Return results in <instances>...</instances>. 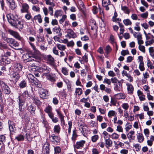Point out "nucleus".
Masks as SVG:
<instances>
[{
  "mask_svg": "<svg viewBox=\"0 0 154 154\" xmlns=\"http://www.w3.org/2000/svg\"><path fill=\"white\" fill-rule=\"evenodd\" d=\"M9 23L13 26L19 29H22L23 27V23L20 20L14 18L12 14H11L9 18L8 17Z\"/></svg>",
  "mask_w": 154,
  "mask_h": 154,
  "instance_id": "obj_1",
  "label": "nucleus"
},
{
  "mask_svg": "<svg viewBox=\"0 0 154 154\" xmlns=\"http://www.w3.org/2000/svg\"><path fill=\"white\" fill-rule=\"evenodd\" d=\"M28 96V93L27 91H25L19 97V109L20 111H23L22 106L24 104L26 98Z\"/></svg>",
  "mask_w": 154,
  "mask_h": 154,
  "instance_id": "obj_2",
  "label": "nucleus"
},
{
  "mask_svg": "<svg viewBox=\"0 0 154 154\" xmlns=\"http://www.w3.org/2000/svg\"><path fill=\"white\" fill-rule=\"evenodd\" d=\"M32 62L35 61L39 62L41 61V55L40 52L38 50L33 51L30 53Z\"/></svg>",
  "mask_w": 154,
  "mask_h": 154,
  "instance_id": "obj_3",
  "label": "nucleus"
},
{
  "mask_svg": "<svg viewBox=\"0 0 154 154\" xmlns=\"http://www.w3.org/2000/svg\"><path fill=\"white\" fill-rule=\"evenodd\" d=\"M0 86L3 93L7 94L10 93L11 91L10 88L4 82L0 81Z\"/></svg>",
  "mask_w": 154,
  "mask_h": 154,
  "instance_id": "obj_4",
  "label": "nucleus"
},
{
  "mask_svg": "<svg viewBox=\"0 0 154 154\" xmlns=\"http://www.w3.org/2000/svg\"><path fill=\"white\" fill-rule=\"evenodd\" d=\"M2 45H5V47H2L1 45H0V48L5 50V51H4V54L5 56H4L7 57L8 56H10L11 53L12 51L9 48L7 44L2 43Z\"/></svg>",
  "mask_w": 154,
  "mask_h": 154,
  "instance_id": "obj_5",
  "label": "nucleus"
},
{
  "mask_svg": "<svg viewBox=\"0 0 154 154\" xmlns=\"http://www.w3.org/2000/svg\"><path fill=\"white\" fill-rule=\"evenodd\" d=\"M50 69L44 64H42L41 67L39 68L38 72H43V75H45L50 72Z\"/></svg>",
  "mask_w": 154,
  "mask_h": 154,
  "instance_id": "obj_6",
  "label": "nucleus"
},
{
  "mask_svg": "<svg viewBox=\"0 0 154 154\" xmlns=\"http://www.w3.org/2000/svg\"><path fill=\"white\" fill-rule=\"evenodd\" d=\"M43 58L49 64L52 65L54 64V59L51 55H45L43 57Z\"/></svg>",
  "mask_w": 154,
  "mask_h": 154,
  "instance_id": "obj_7",
  "label": "nucleus"
},
{
  "mask_svg": "<svg viewBox=\"0 0 154 154\" xmlns=\"http://www.w3.org/2000/svg\"><path fill=\"white\" fill-rule=\"evenodd\" d=\"M85 143V141L84 140H82L79 141H77L76 143L74 145L75 149L82 148Z\"/></svg>",
  "mask_w": 154,
  "mask_h": 154,
  "instance_id": "obj_8",
  "label": "nucleus"
},
{
  "mask_svg": "<svg viewBox=\"0 0 154 154\" xmlns=\"http://www.w3.org/2000/svg\"><path fill=\"white\" fill-rule=\"evenodd\" d=\"M0 63L1 65H5L10 63V59L6 56L2 57L0 60Z\"/></svg>",
  "mask_w": 154,
  "mask_h": 154,
  "instance_id": "obj_9",
  "label": "nucleus"
},
{
  "mask_svg": "<svg viewBox=\"0 0 154 154\" xmlns=\"http://www.w3.org/2000/svg\"><path fill=\"white\" fill-rule=\"evenodd\" d=\"M22 59L23 61H24L25 62H32V60L30 53H26L24 54L22 56Z\"/></svg>",
  "mask_w": 154,
  "mask_h": 154,
  "instance_id": "obj_10",
  "label": "nucleus"
},
{
  "mask_svg": "<svg viewBox=\"0 0 154 154\" xmlns=\"http://www.w3.org/2000/svg\"><path fill=\"white\" fill-rule=\"evenodd\" d=\"M10 76L13 80L16 82L20 77V73L14 71L11 74Z\"/></svg>",
  "mask_w": 154,
  "mask_h": 154,
  "instance_id": "obj_11",
  "label": "nucleus"
},
{
  "mask_svg": "<svg viewBox=\"0 0 154 154\" xmlns=\"http://www.w3.org/2000/svg\"><path fill=\"white\" fill-rule=\"evenodd\" d=\"M22 66L20 63H15L14 66V71L20 73L22 72Z\"/></svg>",
  "mask_w": 154,
  "mask_h": 154,
  "instance_id": "obj_12",
  "label": "nucleus"
},
{
  "mask_svg": "<svg viewBox=\"0 0 154 154\" xmlns=\"http://www.w3.org/2000/svg\"><path fill=\"white\" fill-rule=\"evenodd\" d=\"M29 6L26 3H24L22 4L21 11L22 13H28Z\"/></svg>",
  "mask_w": 154,
  "mask_h": 154,
  "instance_id": "obj_13",
  "label": "nucleus"
},
{
  "mask_svg": "<svg viewBox=\"0 0 154 154\" xmlns=\"http://www.w3.org/2000/svg\"><path fill=\"white\" fill-rule=\"evenodd\" d=\"M39 92L40 95V97L42 98L45 99L46 97L48 92L45 89L40 88L39 90Z\"/></svg>",
  "mask_w": 154,
  "mask_h": 154,
  "instance_id": "obj_14",
  "label": "nucleus"
},
{
  "mask_svg": "<svg viewBox=\"0 0 154 154\" xmlns=\"http://www.w3.org/2000/svg\"><path fill=\"white\" fill-rule=\"evenodd\" d=\"M67 35L69 38H74L77 37L76 34L71 29H68L67 30Z\"/></svg>",
  "mask_w": 154,
  "mask_h": 154,
  "instance_id": "obj_15",
  "label": "nucleus"
},
{
  "mask_svg": "<svg viewBox=\"0 0 154 154\" xmlns=\"http://www.w3.org/2000/svg\"><path fill=\"white\" fill-rule=\"evenodd\" d=\"M126 85L127 86L128 93L130 94H133L134 90L133 86L129 83H127Z\"/></svg>",
  "mask_w": 154,
  "mask_h": 154,
  "instance_id": "obj_16",
  "label": "nucleus"
},
{
  "mask_svg": "<svg viewBox=\"0 0 154 154\" xmlns=\"http://www.w3.org/2000/svg\"><path fill=\"white\" fill-rule=\"evenodd\" d=\"M110 4V0H103L102 1L103 6L105 7V9L107 11L109 10V8L108 6Z\"/></svg>",
  "mask_w": 154,
  "mask_h": 154,
  "instance_id": "obj_17",
  "label": "nucleus"
},
{
  "mask_svg": "<svg viewBox=\"0 0 154 154\" xmlns=\"http://www.w3.org/2000/svg\"><path fill=\"white\" fill-rule=\"evenodd\" d=\"M9 128L10 132H14L16 128L15 127L14 123L13 122L9 121L8 122Z\"/></svg>",
  "mask_w": 154,
  "mask_h": 154,
  "instance_id": "obj_18",
  "label": "nucleus"
},
{
  "mask_svg": "<svg viewBox=\"0 0 154 154\" xmlns=\"http://www.w3.org/2000/svg\"><path fill=\"white\" fill-rule=\"evenodd\" d=\"M27 77L30 81L32 83H33L34 82L36 83L37 81V79L32 74H28L27 75Z\"/></svg>",
  "mask_w": 154,
  "mask_h": 154,
  "instance_id": "obj_19",
  "label": "nucleus"
},
{
  "mask_svg": "<svg viewBox=\"0 0 154 154\" xmlns=\"http://www.w3.org/2000/svg\"><path fill=\"white\" fill-rule=\"evenodd\" d=\"M9 4V7L12 10H14L17 7V5L14 0L8 2Z\"/></svg>",
  "mask_w": 154,
  "mask_h": 154,
  "instance_id": "obj_20",
  "label": "nucleus"
},
{
  "mask_svg": "<svg viewBox=\"0 0 154 154\" xmlns=\"http://www.w3.org/2000/svg\"><path fill=\"white\" fill-rule=\"evenodd\" d=\"M8 32L10 34L13 35L14 37L17 38H20L19 35L17 32L11 29H9L8 30Z\"/></svg>",
  "mask_w": 154,
  "mask_h": 154,
  "instance_id": "obj_21",
  "label": "nucleus"
},
{
  "mask_svg": "<svg viewBox=\"0 0 154 154\" xmlns=\"http://www.w3.org/2000/svg\"><path fill=\"white\" fill-rule=\"evenodd\" d=\"M49 149L47 144L44 145L43 148V153L44 154H48L49 153Z\"/></svg>",
  "mask_w": 154,
  "mask_h": 154,
  "instance_id": "obj_22",
  "label": "nucleus"
},
{
  "mask_svg": "<svg viewBox=\"0 0 154 154\" xmlns=\"http://www.w3.org/2000/svg\"><path fill=\"white\" fill-rule=\"evenodd\" d=\"M32 99L33 100V103L36 105H40L41 104V102L36 97L34 96L32 97Z\"/></svg>",
  "mask_w": 154,
  "mask_h": 154,
  "instance_id": "obj_23",
  "label": "nucleus"
},
{
  "mask_svg": "<svg viewBox=\"0 0 154 154\" xmlns=\"http://www.w3.org/2000/svg\"><path fill=\"white\" fill-rule=\"evenodd\" d=\"M60 30L61 29L59 27H55L53 29V31L58 34V35L59 36H61L62 35V33L60 32Z\"/></svg>",
  "mask_w": 154,
  "mask_h": 154,
  "instance_id": "obj_24",
  "label": "nucleus"
},
{
  "mask_svg": "<svg viewBox=\"0 0 154 154\" xmlns=\"http://www.w3.org/2000/svg\"><path fill=\"white\" fill-rule=\"evenodd\" d=\"M50 137L52 138V141L58 143L60 141V139L58 136H55L54 134L51 135Z\"/></svg>",
  "mask_w": 154,
  "mask_h": 154,
  "instance_id": "obj_25",
  "label": "nucleus"
},
{
  "mask_svg": "<svg viewBox=\"0 0 154 154\" xmlns=\"http://www.w3.org/2000/svg\"><path fill=\"white\" fill-rule=\"evenodd\" d=\"M56 46L58 49L61 51H64L66 48L65 45L60 44H57Z\"/></svg>",
  "mask_w": 154,
  "mask_h": 154,
  "instance_id": "obj_26",
  "label": "nucleus"
},
{
  "mask_svg": "<svg viewBox=\"0 0 154 154\" xmlns=\"http://www.w3.org/2000/svg\"><path fill=\"white\" fill-rule=\"evenodd\" d=\"M137 138L138 141L140 143L142 142L144 140L143 136V134H138L137 135Z\"/></svg>",
  "mask_w": 154,
  "mask_h": 154,
  "instance_id": "obj_27",
  "label": "nucleus"
},
{
  "mask_svg": "<svg viewBox=\"0 0 154 154\" xmlns=\"http://www.w3.org/2000/svg\"><path fill=\"white\" fill-rule=\"evenodd\" d=\"M33 19L35 20H37L38 22L40 23H41L42 21V17L40 14H38L37 15L35 16L34 17Z\"/></svg>",
  "mask_w": 154,
  "mask_h": 154,
  "instance_id": "obj_28",
  "label": "nucleus"
},
{
  "mask_svg": "<svg viewBox=\"0 0 154 154\" xmlns=\"http://www.w3.org/2000/svg\"><path fill=\"white\" fill-rule=\"evenodd\" d=\"M78 3L80 7V10L82 11H83L85 9V6L82 1L81 0H78Z\"/></svg>",
  "mask_w": 154,
  "mask_h": 154,
  "instance_id": "obj_29",
  "label": "nucleus"
},
{
  "mask_svg": "<svg viewBox=\"0 0 154 154\" xmlns=\"http://www.w3.org/2000/svg\"><path fill=\"white\" fill-rule=\"evenodd\" d=\"M124 24L126 26H130L132 24L131 20L129 19H125L123 20Z\"/></svg>",
  "mask_w": 154,
  "mask_h": 154,
  "instance_id": "obj_30",
  "label": "nucleus"
},
{
  "mask_svg": "<svg viewBox=\"0 0 154 154\" xmlns=\"http://www.w3.org/2000/svg\"><path fill=\"white\" fill-rule=\"evenodd\" d=\"M56 111L57 113V114L58 115L59 118L60 119L61 122H63V121H64V116L62 114L61 112L59 111V110L58 109H56Z\"/></svg>",
  "mask_w": 154,
  "mask_h": 154,
  "instance_id": "obj_31",
  "label": "nucleus"
},
{
  "mask_svg": "<svg viewBox=\"0 0 154 154\" xmlns=\"http://www.w3.org/2000/svg\"><path fill=\"white\" fill-rule=\"evenodd\" d=\"M121 9L124 11L125 13L128 14H129L130 11L127 7L126 6H122Z\"/></svg>",
  "mask_w": 154,
  "mask_h": 154,
  "instance_id": "obj_32",
  "label": "nucleus"
},
{
  "mask_svg": "<svg viewBox=\"0 0 154 154\" xmlns=\"http://www.w3.org/2000/svg\"><path fill=\"white\" fill-rule=\"evenodd\" d=\"M78 135L76 132V130H74L73 131L72 136L71 139L73 142H75Z\"/></svg>",
  "mask_w": 154,
  "mask_h": 154,
  "instance_id": "obj_33",
  "label": "nucleus"
},
{
  "mask_svg": "<svg viewBox=\"0 0 154 154\" xmlns=\"http://www.w3.org/2000/svg\"><path fill=\"white\" fill-rule=\"evenodd\" d=\"M60 128L59 125H56L54 126V132L57 133H59L60 132Z\"/></svg>",
  "mask_w": 154,
  "mask_h": 154,
  "instance_id": "obj_34",
  "label": "nucleus"
},
{
  "mask_svg": "<svg viewBox=\"0 0 154 154\" xmlns=\"http://www.w3.org/2000/svg\"><path fill=\"white\" fill-rule=\"evenodd\" d=\"M6 137L4 135L0 136V145L4 144V143L5 141Z\"/></svg>",
  "mask_w": 154,
  "mask_h": 154,
  "instance_id": "obj_35",
  "label": "nucleus"
},
{
  "mask_svg": "<svg viewBox=\"0 0 154 154\" xmlns=\"http://www.w3.org/2000/svg\"><path fill=\"white\" fill-rule=\"evenodd\" d=\"M30 66L32 67L31 69L33 71H38L39 67L35 66L34 63H32Z\"/></svg>",
  "mask_w": 154,
  "mask_h": 154,
  "instance_id": "obj_36",
  "label": "nucleus"
},
{
  "mask_svg": "<svg viewBox=\"0 0 154 154\" xmlns=\"http://www.w3.org/2000/svg\"><path fill=\"white\" fill-rule=\"evenodd\" d=\"M96 22L95 20L93 19L91 20L89 23V25L92 28H94L96 26Z\"/></svg>",
  "mask_w": 154,
  "mask_h": 154,
  "instance_id": "obj_37",
  "label": "nucleus"
},
{
  "mask_svg": "<svg viewBox=\"0 0 154 154\" xmlns=\"http://www.w3.org/2000/svg\"><path fill=\"white\" fill-rule=\"evenodd\" d=\"M82 91L81 88H76L75 93L76 95L80 96L82 94Z\"/></svg>",
  "mask_w": 154,
  "mask_h": 154,
  "instance_id": "obj_38",
  "label": "nucleus"
},
{
  "mask_svg": "<svg viewBox=\"0 0 154 154\" xmlns=\"http://www.w3.org/2000/svg\"><path fill=\"white\" fill-rule=\"evenodd\" d=\"M146 37L147 40L154 39V36L150 33H148L147 35L146 34Z\"/></svg>",
  "mask_w": 154,
  "mask_h": 154,
  "instance_id": "obj_39",
  "label": "nucleus"
},
{
  "mask_svg": "<svg viewBox=\"0 0 154 154\" xmlns=\"http://www.w3.org/2000/svg\"><path fill=\"white\" fill-rule=\"evenodd\" d=\"M154 43V39H152L150 40H148L145 42V45L146 46L151 45Z\"/></svg>",
  "mask_w": 154,
  "mask_h": 154,
  "instance_id": "obj_40",
  "label": "nucleus"
},
{
  "mask_svg": "<svg viewBox=\"0 0 154 154\" xmlns=\"http://www.w3.org/2000/svg\"><path fill=\"white\" fill-rule=\"evenodd\" d=\"M20 87L21 88H23L26 87L27 86L26 82L25 81H23L21 82L20 84Z\"/></svg>",
  "mask_w": 154,
  "mask_h": 154,
  "instance_id": "obj_41",
  "label": "nucleus"
},
{
  "mask_svg": "<svg viewBox=\"0 0 154 154\" xmlns=\"http://www.w3.org/2000/svg\"><path fill=\"white\" fill-rule=\"evenodd\" d=\"M15 139H17L18 141H22L24 140V137L22 135L19 134L15 137Z\"/></svg>",
  "mask_w": 154,
  "mask_h": 154,
  "instance_id": "obj_42",
  "label": "nucleus"
},
{
  "mask_svg": "<svg viewBox=\"0 0 154 154\" xmlns=\"http://www.w3.org/2000/svg\"><path fill=\"white\" fill-rule=\"evenodd\" d=\"M116 113V112L114 111L110 110L109 112L108 116L109 117H111L112 116H114Z\"/></svg>",
  "mask_w": 154,
  "mask_h": 154,
  "instance_id": "obj_43",
  "label": "nucleus"
},
{
  "mask_svg": "<svg viewBox=\"0 0 154 154\" xmlns=\"http://www.w3.org/2000/svg\"><path fill=\"white\" fill-rule=\"evenodd\" d=\"M14 40V39L12 38H8L5 42L8 44L10 46H11Z\"/></svg>",
  "mask_w": 154,
  "mask_h": 154,
  "instance_id": "obj_44",
  "label": "nucleus"
},
{
  "mask_svg": "<svg viewBox=\"0 0 154 154\" xmlns=\"http://www.w3.org/2000/svg\"><path fill=\"white\" fill-rule=\"evenodd\" d=\"M42 122L44 125V126L45 128H47L48 126V123L47 122L43 116L42 117Z\"/></svg>",
  "mask_w": 154,
  "mask_h": 154,
  "instance_id": "obj_45",
  "label": "nucleus"
},
{
  "mask_svg": "<svg viewBox=\"0 0 154 154\" xmlns=\"http://www.w3.org/2000/svg\"><path fill=\"white\" fill-rule=\"evenodd\" d=\"M99 138V136L97 135H95L91 137V141L93 142H95L98 140Z\"/></svg>",
  "mask_w": 154,
  "mask_h": 154,
  "instance_id": "obj_46",
  "label": "nucleus"
},
{
  "mask_svg": "<svg viewBox=\"0 0 154 154\" xmlns=\"http://www.w3.org/2000/svg\"><path fill=\"white\" fill-rule=\"evenodd\" d=\"M122 89V85L120 84L119 85H116L114 88V90L117 91H120Z\"/></svg>",
  "mask_w": 154,
  "mask_h": 154,
  "instance_id": "obj_47",
  "label": "nucleus"
},
{
  "mask_svg": "<svg viewBox=\"0 0 154 154\" xmlns=\"http://www.w3.org/2000/svg\"><path fill=\"white\" fill-rule=\"evenodd\" d=\"M122 108L124 109L125 110H127L129 108L128 104L126 103H123L121 105Z\"/></svg>",
  "mask_w": 154,
  "mask_h": 154,
  "instance_id": "obj_48",
  "label": "nucleus"
},
{
  "mask_svg": "<svg viewBox=\"0 0 154 154\" xmlns=\"http://www.w3.org/2000/svg\"><path fill=\"white\" fill-rule=\"evenodd\" d=\"M62 72L65 75H68V71L66 67H63L62 69Z\"/></svg>",
  "mask_w": 154,
  "mask_h": 154,
  "instance_id": "obj_49",
  "label": "nucleus"
},
{
  "mask_svg": "<svg viewBox=\"0 0 154 154\" xmlns=\"http://www.w3.org/2000/svg\"><path fill=\"white\" fill-rule=\"evenodd\" d=\"M45 2V3L47 5H49L53 7L55 6V4L53 2H51V0H44Z\"/></svg>",
  "mask_w": 154,
  "mask_h": 154,
  "instance_id": "obj_50",
  "label": "nucleus"
},
{
  "mask_svg": "<svg viewBox=\"0 0 154 154\" xmlns=\"http://www.w3.org/2000/svg\"><path fill=\"white\" fill-rule=\"evenodd\" d=\"M44 111L46 113H48L52 111V108L50 106H48L46 107L44 110Z\"/></svg>",
  "mask_w": 154,
  "mask_h": 154,
  "instance_id": "obj_51",
  "label": "nucleus"
},
{
  "mask_svg": "<svg viewBox=\"0 0 154 154\" xmlns=\"http://www.w3.org/2000/svg\"><path fill=\"white\" fill-rule=\"evenodd\" d=\"M109 40L110 42L112 44L116 43L115 41L114 37L113 35L112 34H111L110 35Z\"/></svg>",
  "mask_w": 154,
  "mask_h": 154,
  "instance_id": "obj_52",
  "label": "nucleus"
},
{
  "mask_svg": "<svg viewBox=\"0 0 154 154\" xmlns=\"http://www.w3.org/2000/svg\"><path fill=\"white\" fill-rule=\"evenodd\" d=\"M46 75L47 76V79L49 80L52 82L54 80V78L53 77L51 76V75L48 74H47V75Z\"/></svg>",
  "mask_w": 154,
  "mask_h": 154,
  "instance_id": "obj_53",
  "label": "nucleus"
},
{
  "mask_svg": "<svg viewBox=\"0 0 154 154\" xmlns=\"http://www.w3.org/2000/svg\"><path fill=\"white\" fill-rule=\"evenodd\" d=\"M106 53L107 54H108L112 50V49L109 46V45H107L106 46V49H105Z\"/></svg>",
  "mask_w": 154,
  "mask_h": 154,
  "instance_id": "obj_54",
  "label": "nucleus"
},
{
  "mask_svg": "<svg viewBox=\"0 0 154 154\" xmlns=\"http://www.w3.org/2000/svg\"><path fill=\"white\" fill-rule=\"evenodd\" d=\"M106 143V145L109 146H111L112 144V142L111 140L108 138V139H105Z\"/></svg>",
  "mask_w": 154,
  "mask_h": 154,
  "instance_id": "obj_55",
  "label": "nucleus"
},
{
  "mask_svg": "<svg viewBox=\"0 0 154 154\" xmlns=\"http://www.w3.org/2000/svg\"><path fill=\"white\" fill-rule=\"evenodd\" d=\"M139 50L143 53L145 52V47L144 46L139 45L138 47Z\"/></svg>",
  "mask_w": 154,
  "mask_h": 154,
  "instance_id": "obj_56",
  "label": "nucleus"
},
{
  "mask_svg": "<svg viewBox=\"0 0 154 154\" xmlns=\"http://www.w3.org/2000/svg\"><path fill=\"white\" fill-rule=\"evenodd\" d=\"M62 15V11L60 10L57 11H55L54 16L56 17H57L59 16H60Z\"/></svg>",
  "mask_w": 154,
  "mask_h": 154,
  "instance_id": "obj_57",
  "label": "nucleus"
},
{
  "mask_svg": "<svg viewBox=\"0 0 154 154\" xmlns=\"http://www.w3.org/2000/svg\"><path fill=\"white\" fill-rule=\"evenodd\" d=\"M119 137V135L116 133H113L111 135V137L112 139H117Z\"/></svg>",
  "mask_w": 154,
  "mask_h": 154,
  "instance_id": "obj_58",
  "label": "nucleus"
},
{
  "mask_svg": "<svg viewBox=\"0 0 154 154\" xmlns=\"http://www.w3.org/2000/svg\"><path fill=\"white\" fill-rule=\"evenodd\" d=\"M139 68L141 71H143L145 70L143 63H140Z\"/></svg>",
  "mask_w": 154,
  "mask_h": 154,
  "instance_id": "obj_59",
  "label": "nucleus"
},
{
  "mask_svg": "<svg viewBox=\"0 0 154 154\" xmlns=\"http://www.w3.org/2000/svg\"><path fill=\"white\" fill-rule=\"evenodd\" d=\"M141 4L145 6L146 8H148L149 5L147 3L145 0H140Z\"/></svg>",
  "mask_w": 154,
  "mask_h": 154,
  "instance_id": "obj_60",
  "label": "nucleus"
},
{
  "mask_svg": "<svg viewBox=\"0 0 154 154\" xmlns=\"http://www.w3.org/2000/svg\"><path fill=\"white\" fill-rule=\"evenodd\" d=\"M110 103V106H112V105L113 106H116V100L115 99L112 98H111Z\"/></svg>",
  "mask_w": 154,
  "mask_h": 154,
  "instance_id": "obj_61",
  "label": "nucleus"
},
{
  "mask_svg": "<svg viewBox=\"0 0 154 154\" xmlns=\"http://www.w3.org/2000/svg\"><path fill=\"white\" fill-rule=\"evenodd\" d=\"M27 13V14L25 15V17L26 19H27V20H30L32 17V16L31 15V14L29 13L28 12Z\"/></svg>",
  "mask_w": 154,
  "mask_h": 154,
  "instance_id": "obj_62",
  "label": "nucleus"
},
{
  "mask_svg": "<svg viewBox=\"0 0 154 154\" xmlns=\"http://www.w3.org/2000/svg\"><path fill=\"white\" fill-rule=\"evenodd\" d=\"M143 132L146 136L148 137L149 136V131L148 129L146 128L144 129L143 131Z\"/></svg>",
  "mask_w": 154,
  "mask_h": 154,
  "instance_id": "obj_63",
  "label": "nucleus"
},
{
  "mask_svg": "<svg viewBox=\"0 0 154 154\" xmlns=\"http://www.w3.org/2000/svg\"><path fill=\"white\" fill-rule=\"evenodd\" d=\"M128 54L129 51L128 50H123L121 52V54L123 56Z\"/></svg>",
  "mask_w": 154,
  "mask_h": 154,
  "instance_id": "obj_64",
  "label": "nucleus"
}]
</instances>
